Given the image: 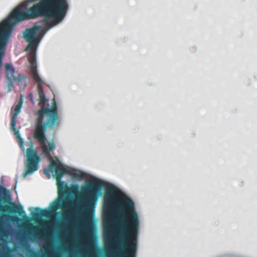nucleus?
<instances>
[{
	"label": "nucleus",
	"instance_id": "9d476101",
	"mask_svg": "<svg viewBox=\"0 0 257 257\" xmlns=\"http://www.w3.org/2000/svg\"><path fill=\"white\" fill-rule=\"evenodd\" d=\"M16 118H14V116H12V119L11 122V125L12 128H13V129L15 128V126H16Z\"/></svg>",
	"mask_w": 257,
	"mask_h": 257
},
{
	"label": "nucleus",
	"instance_id": "20e7f679",
	"mask_svg": "<svg viewBox=\"0 0 257 257\" xmlns=\"http://www.w3.org/2000/svg\"><path fill=\"white\" fill-rule=\"evenodd\" d=\"M101 181L97 180L88 184L82 189L81 206L87 220L90 219L91 214L94 211L97 197L101 193Z\"/></svg>",
	"mask_w": 257,
	"mask_h": 257
},
{
	"label": "nucleus",
	"instance_id": "ddd939ff",
	"mask_svg": "<svg viewBox=\"0 0 257 257\" xmlns=\"http://www.w3.org/2000/svg\"><path fill=\"white\" fill-rule=\"evenodd\" d=\"M7 191V190L5 187L0 186V193L5 194Z\"/></svg>",
	"mask_w": 257,
	"mask_h": 257
},
{
	"label": "nucleus",
	"instance_id": "f8f14e48",
	"mask_svg": "<svg viewBox=\"0 0 257 257\" xmlns=\"http://www.w3.org/2000/svg\"><path fill=\"white\" fill-rule=\"evenodd\" d=\"M33 236L35 239H39L42 237V234L40 233H33Z\"/></svg>",
	"mask_w": 257,
	"mask_h": 257
},
{
	"label": "nucleus",
	"instance_id": "f257e3e1",
	"mask_svg": "<svg viewBox=\"0 0 257 257\" xmlns=\"http://www.w3.org/2000/svg\"><path fill=\"white\" fill-rule=\"evenodd\" d=\"M52 104L51 107L43 106L37 112V117L33 137L40 143L43 153L51 161L49 166L50 171L55 177L57 181H60L65 174H69L70 172L61 163L54 160L50 154V152L55 149L54 142L52 141L48 145L46 144V137L45 133L46 128H52L59 124L58 108L55 100Z\"/></svg>",
	"mask_w": 257,
	"mask_h": 257
},
{
	"label": "nucleus",
	"instance_id": "2eb2a0df",
	"mask_svg": "<svg viewBox=\"0 0 257 257\" xmlns=\"http://www.w3.org/2000/svg\"><path fill=\"white\" fill-rule=\"evenodd\" d=\"M26 246L29 247V245L28 244H26Z\"/></svg>",
	"mask_w": 257,
	"mask_h": 257
},
{
	"label": "nucleus",
	"instance_id": "0eeeda50",
	"mask_svg": "<svg viewBox=\"0 0 257 257\" xmlns=\"http://www.w3.org/2000/svg\"><path fill=\"white\" fill-rule=\"evenodd\" d=\"M7 77L10 81H15L17 78L15 76V70L11 64H5Z\"/></svg>",
	"mask_w": 257,
	"mask_h": 257
},
{
	"label": "nucleus",
	"instance_id": "1a4fd4ad",
	"mask_svg": "<svg viewBox=\"0 0 257 257\" xmlns=\"http://www.w3.org/2000/svg\"><path fill=\"white\" fill-rule=\"evenodd\" d=\"M23 103V99L22 98H20L19 100V101L18 103L16 106L14 110V113L13 114V116H14L15 118H17L18 114L20 113L22 106Z\"/></svg>",
	"mask_w": 257,
	"mask_h": 257
},
{
	"label": "nucleus",
	"instance_id": "7ed1b4c3",
	"mask_svg": "<svg viewBox=\"0 0 257 257\" xmlns=\"http://www.w3.org/2000/svg\"><path fill=\"white\" fill-rule=\"evenodd\" d=\"M57 184L59 198L52 203L50 210L46 209H42L39 207L35 208L36 212L31 213L33 218H38L40 216L48 217L50 214L56 213V210L58 209L68 208L66 198L71 192L76 190L78 189V186L77 185H75L70 188L65 182L61 180L57 181Z\"/></svg>",
	"mask_w": 257,
	"mask_h": 257
},
{
	"label": "nucleus",
	"instance_id": "4468645a",
	"mask_svg": "<svg viewBox=\"0 0 257 257\" xmlns=\"http://www.w3.org/2000/svg\"><path fill=\"white\" fill-rule=\"evenodd\" d=\"M22 76V75H19V76L20 77V78H21Z\"/></svg>",
	"mask_w": 257,
	"mask_h": 257
},
{
	"label": "nucleus",
	"instance_id": "f03ea898",
	"mask_svg": "<svg viewBox=\"0 0 257 257\" xmlns=\"http://www.w3.org/2000/svg\"><path fill=\"white\" fill-rule=\"evenodd\" d=\"M41 29L40 26H36L31 28L27 29L23 33V38L28 42L29 45L26 48V51H31V55L29 58L31 64L30 72L33 79H36L39 80L40 76L39 75L35 57V51L38 45L42 39L43 36L48 30L43 29L42 32L39 34L38 32Z\"/></svg>",
	"mask_w": 257,
	"mask_h": 257
},
{
	"label": "nucleus",
	"instance_id": "6e6552de",
	"mask_svg": "<svg viewBox=\"0 0 257 257\" xmlns=\"http://www.w3.org/2000/svg\"><path fill=\"white\" fill-rule=\"evenodd\" d=\"M7 210L12 211L15 213H18L20 216H24L25 214L21 206H17L15 204L12 203V206L6 205L4 207Z\"/></svg>",
	"mask_w": 257,
	"mask_h": 257
},
{
	"label": "nucleus",
	"instance_id": "423d86ee",
	"mask_svg": "<svg viewBox=\"0 0 257 257\" xmlns=\"http://www.w3.org/2000/svg\"><path fill=\"white\" fill-rule=\"evenodd\" d=\"M35 83H37L38 86V91L39 94V98L38 99L40 102L44 103L46 101H48V99L45 97V94L43 89L42 84L44 83L43 81L42 80L41 77H39V80H37L36 79H33Z\"/></svg>",
	"mask_w": 257,
	"mask_h": 257
},
{
	"label": "nucleus",
	"instance_id": "39448f33",
	"mask_svg": "<svg viewBox=\"0 0 257 257\" xmlns=\"http://www.w3.org/2000/svg\"><path fill=\"white\" fill-rule=\"evenodd\" d=\"M26 168L23 176L26 177L28 175L31 174L38 169V164L40 161V158L38 155L37 152L33 149L32 142L30 143V147L26 151Z\"/></svg>",
	"mask_w": 257,
	"mask_h": 257
},
{
	"label": "nucleus",
	"instance_id": "9b49d317",
	"mask_svg": "<svg viewBox=\"0 0 257 257\" xmlns=\"http://www.w3.org/2000/svg\"><path fill=\"white\" fill-rule=\"evenodd\" d=\"M19 145H20L21 149L23 151H24L25 149L24 147V142L23 141V139L22 138H21L20 137H19Z\"/></svg>",
	"mask_w": 257,
	"mask_h": 257
}]
</instances>
